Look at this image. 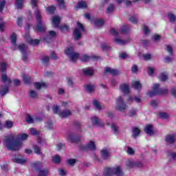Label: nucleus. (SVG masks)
I'll return each instance as SVG.
<instances>
[{
  "mask_svg": "<svg viewBox=\"0 0 176 176\" xmlns=\"http://www.w3.org/2000/svg\"><path fill=\"white\" fill-rule=\"evenodd\" d=\"M176 136L175 134H170L168 135L166 137V142H168L169 144H173L175 142Z\"/></svg>",
  "mask_w": 176,
  "mask_h": 176,
  "instance_id": "nucleus-15",
  "label": "nucleus"
},
{
  "mask_svg": "<svg viewBox=\"0 0 176 176\" xmlns=\"http://www.w3.org/2000/svg\"><path fill=\"white\" fill-rule=\"evenodd\" d=\"M93 104L94 107H95L96 109H98L99 111H101V109H102L101 104L100 103V102H98V100H94Z\"/></svg>",
  "mask_w": 176,
  "mask_h": 176,
  "instance_id": "nucleus-34",
  "label": "nucleus"
},
{
  "mask_svg": "<svg viewBox=\"0 0 176 176\" xmlns=\"http://www.w3.org/2000/svg\"><path fill=\"white\" fill-rule=\"evenodd\" d=\"M1 72L6 71V63H5V62L1 63Z\"/></svg>",
  "mask_w": 176,
  "mask_h": 176,
  "instance_id": "nucleus-60",
  "label": "nucleus"
},
{
  "mask_svg": "<svg viewBox=\"0 0 176 176\" xmlns=\"http://www.w3.org/2000/svg\"><path fill=\"white\" fill-rule=\"evenodd\" d=\"M30 96L32 98H36V97H38V94H36V91H35L34 90H30Z\"/></svg>",
  "mask_w": 176,
  "mask_h": 176,
  "instance_id": "nucleus-53",
  "label": "nucleus"
},
{
  "mask_svg": "<svg viewBox=\"0 0 176 176\" xmlns=\"http://www.w3.org/2000/svg\"><path fill=\"white\" fill-rule=\"evenodd\" d=\"M13 122L11 120H7L5 122L4 127H6V129H12L13 127Z\"/></svg>",
  "mask_w": 176,
  "mask_h": 176,
  "instance_id": "nucleus-39",
  "label": "nucleus"
},
{
  "mask_svg": "<svg viewBox=\"0 0 176 176\" xmlns=\"http://www.w3.org/2000/svg\"><path fill=\"white\" fill-rule=\"evenodd\" d=\"M128 167H142V166H144V164H142V162H135L133 160H129L126 163Z\"/></svg>",
  "mask_w": 176,
  "mask_h": 176,
  "instance_id": "nucleus-11",
  "label": "nucleus"
},
{
  "mask_svg": "<svg viewBox=\"0 0 176 176\" xmlns=\"http://www.w3.org/2000/svg\"><path fill=\"white\" fill-rule=\"evenodd\" d=\"M164 63H171L173 61V57L171 56H166L164 59Z\"/></svg>",
  "mask_w": 176,
  "mask_h": 176,
  "instance_id": "nucleus-63",
  "label": "nucleus"
},
{
  "mask_svg": "<svg viewBox=\"0 0 176 176\" xmlns=\"http://www.w3.org/2000/svg\"><path fill=\"white\" fill-rule=\"evenodd\" d=\"M12 161L14 163H18L19 164H24L27 163V159L24 158L22 155H16L12 158Z\"/></svg>",
  "mask_w": 176,
  "mask_h": 176,
  "instance_id": "nucleus-10",
  "label": "nucleus"
},
{
  "mask_svg": "<svg viewBox=\"0 0 176 176\" xmlns=\"http://www.w3.org/2000/svg\"><path fill=\"white\" fill-rule=\"evenodd\" d=\"M143 58L144 60H151V58H152V55L149 54H146L143 55Z\"/></svg>",
  "mask_w": 176,
  "mask_h": 176,
  "instance_id": "nucleus-64",
  "label": "nucleus"
},
{
  "mask_svg": "<svg viewBox=\"0 0 176 176\" xmlns=\"http://www.w3.org/2000/svg\"><path fill=\"white\" fill-rule=\"evenodd\" d=\"M87 149H89V151L96 150V142L94 141L89 142V143L87 145Z\"/></svg>",
  "mask_w": 176,
  "mask_h": 176,
  "instance_id": "nucleus-28",
  "label": "nucleus"
},
{
  "mask_svg": "<svg viewBox=\"0 0 176 176\" xmlns=\"http://www.w3.org/2000/svg\"><path fill=\"white\" fill-rule=\"evenodd\" d=\"M28 138V135L27 133H21L16 137V140H19V141H25Z\"/></svg>",
  "mask_w": 176,
  "mask_h": 176,
  "instance_id": "nucleus-25",
  "label": "nucleus"
},
{
  "mask_svg": "<svg viewBox=\"0 0 176 176\" xmlns=\"http://www.w3.org/2000/svg\"><path fill=\"white\" fill-rule=\"evenodd\" d=\"M78 140L79 138H78V137L75 136V135L72 133H69L67 135V141H69V142H78Z\"/></svg>",
  "mask_w": 176,
  "mask_h": 176,
  "instance_id": "nucleus-16",
  "label": "nucleus"
},
{
  "mask_svg": "<svg viewBox=\"0 0 176 176\" xmlns=\"http://www.w3.org/2000/svg\"><path fill=\"white\" fill-rule=\"evenodd\" d=\"M114 42H116L117 43V45H126V43H127V42H129V40L124 41V40H122L119 38H116L114 39Z\"/></svg>",
  "mask_w": 176,
  "mask_h": 176,
  "instance_id": "nucleus-32",
  "label": "nucleus"
},
{
  "mask_svg": "<svg viewBox=\"0 0 176 176\" xmlns=\"http://www.w3.org/2000/svg\"><path fill=\"white\" fill-rule=\"evenodd\" d=\"M60 21H61V17L58 16H54L52 17V25H54V27H55V28H58Z\"/></svg>",
  "mask_w": 176,
  "mask_h": 176,
  "instance_id": "nucleus-14",
  "label": "nucleus"
},
{
  "mask_svg": "<svg viewBox=\"0 0 176 176\" xmlns=\"http://www.w3.org/2000/svg\"><path fill=\"white\" fill-rule=\"evenodd\" d=\"M101 156L102 159L108 160L109 157H111V153L109 152V150L107 148H103L100 151Z\"/></svg>",
  "mask_w": 176,
  "mask_h": 176,
  "instance_id": "nucleus-13",
  "label": "nucleus"
},
{
  "mask_svg": "<svg viewBox=\"0 0 176 176\" xmlns=\"http://www.w3.org/2000/svg\"><path fill=\"white\" fill-rule=\"evenodd\" d=\"M14 136L13 135H8L6 136L4 140V145L9 151H19L23 146V142H14Z\"/></svg>",
  "mask_w": 176,
  "mask_h": 176,
  "instance_id": "nucleus-1",
  "label": "nucleus"
},
{
  "mask_svg": "<svg viewBox=\"0 0 176 176\" xmlns=\"http://www.w3.org/2000/svg\"><path fill=\"white\" fill-rule=\"evenodd\" d=\"M132 87L135 90H141L142 89V85H141V83L140 81L135 80L132 82Z\"/></svg>",
  "mask_w": 176,
  "mask_h": 176,
  "instance_id": "nucleus-17",
  "label": "nucleus"
},
{
  "mask_svg": "<svg viewBox=\"0 0 176 176\" xmlns=\"http://www.w3.org/2000/svg\"><path fill=\"white\" fill-rule=\"evenodd\" d=\"M159 116L162 119H167V118H168V113H164V112H161L159 113Z\"/></svg>",
  "mask_w": 176,
  "mask_h": 176,
  "instance_id": "nucleus-51",
  "label": "nucleus"
},
{
  "mask_svg": "<svg viewBox=\"0 0 176 176\" xmlns=\"http://www.w3.org/2000/svg\"><path fill=\"white\" fill-rule=\"evenodd\" d=\"M91 122L94 126H100V121L97 117L91 118Z\"/></svg>",
  "mask_w": 176,
  "mask_h": 176,
  "instance_id": "nucleus-37",
  "label": "nucleus"
},
{
  "mask_svg": "<svg viewBox=\"0 0 176 176\" xmlns=\"http://www.w3.org/2000/svg\"><path fill=\"white\" fill-rule=\"evenodd\" d=\"M16 24L19 27H21V25H23V18L21 16L18 17Z\"/></svg>",
  "mask_w": 176,
  "mask_h": 176,
  "instance_id": "nucleus-58",
  "label": "nucleus"
},
{
  "mask_svg": "<svg viewBox=\"0 0 176 176\" xmlns=\"http://www.w3.org/2000/svg\"><path fill=\"white\" fill-rule=\"evenodd\" d=\"M6 3V1L5 0H0V12H2Z\"/></svg>",
  "mask_w": 176,
  "mask_h": 176,
  "instance_id": "nucleus-57",
  "label": "nucleus"
},
{
  "mask_svg": "<svg viewBox=\"0 0 176 176\" xmlns=\"http://www.w3.org/2000/svg\"><path fill=\"white\" fill-rule=\"evenodd\" d=\"M59 29L60 30V31H62V32H65L66 31H68L69 28L66 25H63L60 26Z\"/></svg>",
  "mask_w": 176,
  "mask_h": 176,
  "instance_id": "nucleus-52",
  "label": "nucleus"
},
{
  "mask_svg": "<svg viewBox=\"0 0 176 176\" xmlns=\"http://www.w3.org/2000/svg\"><path fill=\"white\" fill-rule=\"evenodd\" d=\"M32 168H41L43 167V162H41L39 161L36 162L32 164Z\"/></svg>",
  "mask_w": 176,
  "mask_h": 176,
  "instance_id": "nucleus-27",
  "label": "nucleus"
},
{
  "mask_svg": "<svg viewBox=\"0 0 176 176\" xmlns=\"http://www.w3.org/2000/svg\"><path fill=\"white\" fill-rule=\"evenodd\" d=\"M34 16L37 21V25L34 28V30L35 31H38V32H43L45 31V30H46V25H45V22L42 21L41 11H39V10L34 11Z\"/></svg>",
  "mask_w": 176,
  "mask_h": 176,
  "instance_id": "nucleus-3",
  "label": "nucleus"
},
{
  "mask_svg": "<svg viewBox=\"0 0 176 176\" xmlns=\"http://www.w3.org/2000/svg\"><path fill=\"white\" fill-rule=\"evenodd\" d=\"M47 87V84L45 82H35L34 83V87L37 89V90H39L40 89H43L45 87Z\"/></svg>",
  "mask_w": 176,
  "mask_h": 176,
  "instance_id": "nucleus-24",
  "label": "nucleus"
},
{
  "mask_svg": "<svg viewBox=\"0 0 176 176\" xmlns=\"http://www.w3.org/2000/svg\"><path fill=\"white\" fill-rule=\"evenodd\" d=\"M49 174V169H41L38 170V176H47Z\"/></svg>",
  "mask_w": 176,
  "mask_h": 176,
  "instance_id": "nucleus-30",
  "label": "nucleus"
},
{
  "mask_svg": "<svg viewBox=\"0 0 176 176\" xmlns=\"http://www.w3.org/2000/svg\"><path fill=\"white\" fill-rule=\"evenodd\" d=\"M85 89L88 93H91V91H94V90H96V87L94 85H86Z\"/></svg>",
  "mask_w": 176,
  "mask_h": 176,
  "instance_id": "nucleus-38",
  "label": "nucleus"
},
{
  "mask_svg": "<svg viewBox=\"0 0 176 176\" xmlns=\"http://www.w3.org/2000/svg\"><path fill=\"white\" fill-rule=\"evenodd\" d=\"M144 131L148 135H152L153 134V126L152 125H147L144 128Z\"/></svg>",
  "mask_w": 176,
  "mask_h": 176,
  "instance_id": "nucleus-19",
  "label": "nucleus"
},
{
  "mask_svg": "<svg viewBox=\"0 0 176 176\" xmlns=\"http://www.w3.org/2000/svg\"><path fill=\"white\" fill-rule=\"evenodd\" d=\"M28 43L30 45H33V46H35V45H38L39 43V40L30 38L28 40Z\"/></svg>",
  "mask_w": 176,
  "mask_h": 176,
  "instance_id": "nucleus-43",
  "label": "nucleus"
},
{
  "mask_svg": "<svg viewBox=\"0 0 176 176\" xmlns=\"http://www.w3.org/2000/svg\"><path fill=\"white\" fill-rule=\"evenodd\" d=\"M155 72H156V69H155V67L151 66L147 67V73L148 76H154Z\"/></svg>",
  "mask_w": 176,
  "mask_h": 176,
  "instance_id": "nucleus-22",
  "label": "nucleus"
},
{
  "mask_svg": "<svg viewBox=\"0 0 176 176\" xmlns=\"http://www.w3.org/2000/svg\"><path fill=\"white\" fill-rule=\"evenodd\" d=\"M1 78L3 82L7 83L8 85H10V83L12 82V81L8 78V76H6V74H2Z\"/></svg>",
  "mask_w": 176,
  "mask_h": 176,
  "instance_id": "nucleus-35",
  "label": "nucleus"
},
{
  "mask_svg": "<svg viewBox=\"0 0 176 176\" xmlns=\"http://www.w3.org/2000/svg\"><path fill=\"white\" fill-rule=\"evenodd\" d=\"M45 127L48 129V130H52V129H53V122L52 120H48L45 123Z\"/></svg>",
  "mask_w": 176,
  "mask_h": 176,
  "instance_id": "nucleus-42",
  "label": "nucleus"
},
{
  "mask_svg": "<svg viewBox=\"0 0 176 176\" xmlns=\"http://www.w3.org/2000/svg\"><path fill=\"white\" fill-rule=\"evenodd\" d=\"M140 135V129L134 127L132 129V137L135 138Z\"/></svg>",
  "mask_w": 176,
  "mask_h": 176,
  "instance_id": "nucleus-26",
  "label": "nucleus"
},
{
  "mask_svg": "<svg viewBox=\"0 0 176 176\" xmlns=\"http://www.w3.org/2000/svg\"><path fill=\"white\" fill-rule=\"evenodd\" d=\"M52 111L56 115H58L60 118H68V116H71V115H72V112L69 109H65L61 111V108L57 105H54L52 107Z\"/></svg>",
  "mask_w": 176,
  "mask_h": 176,
  "instance_id": "nucleus-5",
  "label": "nucleus"
},
{
  "mask_svg": "<svg viewBox=\"0 0 176 176\" xmlns=\"http://www.w3.org/2000/svg\"><path fill=\"white\" fill-rule=\"evenodd\" d=\"M95 25L97 27H101V26L104 25V19H96L95 21Z\"/></svg>",
  "mask_w": 176,
  "mask_h": 176,
  "instance_id": "nucleus-40",
  "label": "nucleus"
},
{
  "mask_svg": "<svg viewBox=\"0 0 176 176\" xmlns=\"http://www.w3.org/2000/svg\"><path fill=\"white\" fill-rule=\"evenodd\" d=\"M160 79L162 80V82L167 80V79H168V74L167 73H162L160 75Z\"/></svg>",
  "mask_w": 176,
  "mask_h": 176,
  "instance_id": "nucleus-36",
  "label": "nucleus"
},
{
  "mask_svg": "<svg viewBox=\"0 0 176 176\" xmlns=\"http://www.w3.org/2000/svg\"><path fill=\"white\" fill-rule=\"evenodd\" d=\"M65 53L71 58V61L72 63H74V61H76V60H78V57H79V54L74 52L73 47L66 48Z\"/></svg>",
  "mask_w": 176,
  "mask_h": 176,
  "instance_id": "nucleus-9",
  "label": "nucleus"
},
{
  "mask_svg": "<svg viewBox=\"0 0 176 176\" xmlns=\"http://www.w3.org/2000/svg\"><path fill=\"white\" fill-rule=\"evenodd\" d=\"M56 35V32L54 31H50L49 32V34L48 36H47L44 40L45 41V42H49V38H54V36Z\"/></svg>",
  "mask_w": 176,
  "mask_h": 176,
  "instance_id": "nucleus-31",
  "label": "nucleus"
},
{
  "mask_svg": "<svg viewBox=\"0 0 176 176\" xmlns=\"http://www.w3.org/2000/svg\"><path fill=\"white\" fill-rule=\"evenodd\" d=\"M24 7V0H16L15 8L16 9H23Z\"/></svg>",
  "mask_w": 176,
  "mask_h": 176,
  "instance_id": "nucleus-21",
  "label": "nucleus"
},
{
  "mask_svg": "<svg viewBox=\"0 0 176 176\" xmlns=\"http://www.w3.org/2000/svg\"><path fill=\"white\" fill-rule=\"evenodd\" d=\"M104 74H110L111 75H118L119 72L115 69L107 67L104 69Z\"/></svg>",
  "mask_w": 176,
  "mask_h": 176,
  "instance_id": "nucleus-18",
  "label": "nucleus"
},
{
  "mask_svg": "<svg viewBox=\"0 0 176 176\" xmlns=\"http://www.w3.org/2000/svg\"><path fill=\"white\" fill-rule=\"evenodd\" d=\"M166 52H168V53L170 54V56H173V47L171 46L167 45Z\"/></svg>",
  "mask_w": 176,
  "mask_h": 176,
  "instance_id": "nucleus-62",
  "label": "nucleus"
},
{
  "mask_svg": "<svg viewBox=\"0 0 176 176\" xmlns=\"http://www.w3.org/2000/svg\"><path fill=\"white\" fill-rule=\"evenodd\" d=\"M102 49H103V50H109L111 47H109V45L107 43H103L102 44Z\"/></svg>",
  "mask_w": 176,
  "mask_h": 176,
  "instance_id": "nucleus-61",
  "label": "nucleus"
},
{
  "mask_svg": "<svg viewBox=\"0 0 176 176\" xmlns=\"http://www.w3.org/2000/svg\"><path fill=\"white\" fill-rule=\"evenodd\" d=\"M23 82L26 84L31 82V78L28 76H23Z\"/></svg>",
  "mask_w": 176,
  "mask_h": 176,
  "instance_id": "nucleus-54",
  "label": "nucleus"
},
{
  "mask_svg": "<svg viewBox=\"0 0 176 176\" xmlns=\"http://www.w3.org/2000/svg\"><path fill=\"white\" fill-rule=\"evenodd\" d=\"M60 160H61V158L58 155H54V157H52L53 163L58 164L60 163Z\"/></svg>",
  "mask_w": 176,
  "mask_h": 176,
  "instance_id": "nucleus-44",
  "label": "nucleus"
},
{
  "mask_svg": "<svg viewBox=\"0 0 176 176\" xmlns=\"http://www.w3.org/2000/svg\"><path fill=\"white\" fill-rule=\"evenodd\" d=\"M111 130H113V131H114V133L116 134H117V133H118V131H119V129L118 128V126L115 124H113L111 125Z\"/></svg>",
  "mask_w": 176,
  "mask_h": 176,
  "instance_id": "nucleus-55",
  "label": "nucleus"
},
{
  "mask_svg": "<svg viewBox=\"0 0 176 176\" xmlns=\"http://www.w3.org/2000/svg\"><path fill=\"white\" fill-rule=\"evenodd\" d=\"M115 12V5L110 4L107 8V13L108 14H111V13H113Z\"/></svg>",
  "mask_w": 176,
  "mask_h": 176,
  "instance_id": "nucleus-29",
  "label": "nucleus"
},
{
  "mask_svg": "<svg viewBox=\"0 0 176 176\" xmlns=\"http://www.w3.org/2000/svg\"><path fill=\"white\" fill-rule=\"evenodd\" d=\"M168 17L170 21H171V23H174V21H175V20H176V16L173 13H169L168 14Z\"/></svg>",
  "mask_w": 176,
  "mask_h": 176,
  "instance_id": "nucleus-45",
  "label": "nucleus"
},
{
  "mask_svg": "<svg viewBox=\"0 0 176 176\" xmlns=\"http://www.w3.org/2000/svg\"><path fill=\"white\" fill-rule=\"evenodd\" d=\"M113 174H116V176L124 175V174L123 173V171H122V169L120 168V166H116L114 168H107L104 170L105 176H111Z\"/></svg>",
  "mask_w": 176,
  "mask_h": 176,
  "instance_id": "nucleus-6",
  "label": "nucleus"
},
{
  "mask_svg": "<svg viewBox=\"0 0 176 176\" xmlns=\"http://www.w3.org/2000/svg\"><path fill=\"white\" fill-rule=\"evenodd\" d=\"M93 58V57L91 56H89L88 55H84L82 57V61H84L85 63H87V61H90V60H91Z\"/></svg>",
  "mask_w": 176,
  "mask_h": 176,
  "instance_id": "nucleus-48",
  "label": "nucleus"
},
{
  "mask_svg": "<svg viewBox=\"0 0 176 176\" xmlns=\"http://www.w3.org/2000/svg\"><path fill=\"white\" fill-rule=\"evenodd\" d=\"M82 72H83V74L84 75H88V76H90V75H92L93 74V69H91V68H85V69H82Z\"/></svg>",
  "mask_w": 176,
  "mask_h": 176,
  "instance_id": "nucleus-33",
  "label": "nucleus"
},
{
  "mask_svg": "<svg viewBox=\"0 0 176 176\" xmlns=\"http://www.w3.org/2000/svg\"><path fill=\"white\" fill-rule=\"evenodd\" d=\"M85 32V28L82 23L77 22V26L73 32V36L75 39H80L82 38V34Z\"/></svg>",
  "mask_w": 176,
  "mask_h": 176,
  "instance_id": "nucleus-7",
  "label": "nucleus"
},
{
  "mask_svg": "<svg viewBox=\"0 0 176 176\" xmlns=\"http://www.w3.org/2000/svg\"><path fill=\"white\" fill-rule=\"evenodd\" d=\"M129 32V25L123 26L121 28V34H127Z\"/></svg>",
  "mask_w": 176,
  "mask_h": 176,
  "instance_id": "nucleus-50",
  "label": "nucleus"
},
{
  "mask_svg": "<svg viewBox=\"0 0 176 176\" xmlns=\"http://www.w3.org/2000/svg\"><path fill=\"white\" fill-rule=\"evenodd\" d=\"M168 156H170L173 159V160H176V153H172L171 151L168 152Z\"/></svg>",
  "mask_w": 176,
  "mask_h": 176,
  "instance_id": "nucleus-56",
  "label": "nucleus"
},
{
  "mask_svg": "<svg viewBox=\"0 0 176 176\" xmlns=\"http://www.w3.org/2000/svg\"><path fill=\"white\" fill-rule=\"evenodd\" d=\"M116 109L117 111H126L127 109V104L124 103V100H123V97L119 96L116 100Z\"/></svg>",
  "mask_w": 176,
  "mask_h": 176,
  "instance_id": "nucleus-8",
  "label": "nucleus"
},
{
  "mask_svg": "<svg viewBox=\"0 0 176 176\" xmlns=\"http://www.w3.org/2000/svg\"><path fill=\"white\" fill-rule=\"evenodd\" d=\"M86 8H87V3L85 1H80L76 5L75 9H86Z\"/></svg>",
  "mask_w": 176,
  "mask_h": 176,
  "instance_id": "nucleus-20",
  "label": "nucleus"
},
{
  "mask_svg": "<svg viewBox=\"0 0 176 176\" xmlns=\"http://www.w3.org/2000/svg\"><path fill=\"white\" fill-rule=\"evenodd\" d=\"M2 17H0V32L5 31V22L2 21Z\"/></svg>",
  "mask_w": 176,
  "mask_h": 176,
  "instance_id": "nucleus-41",
  "label": "nucleus"
},
{
  "mask_svg": "<svg viewBox=\"0 0 176 176\" xmlns=\"http://www.w3.org/2000/svg\"><path fill=\"white\" fill-rule=\"evenodd\" d=\"M34 151L36 155H41V148H39L38 146H34Z\"/></svg>",
  "mask_w": 176,
  "mask_h": 176,
  "instance_id": "nucleus-59",
  "label": "nucleus"
},
{
  "mask_svg": "<svg viewBox=\"0 0 176 176\" xmlns=\"http://www.w3.org/2000/svg\"><path fill=\"white\" fill-rule=\"evenodd\" d=\"M8 93V87H5L4 88L1 87V89L0 90V94L1 96H5Z\"/></svg>",
  "mask_w": 176,
  "mask_h": 176,
  "instance_id": "nucleus-49",
  "label": "nucleus"
},
{
  "mask_svg": "<svg viewBox=\"0 0 176 176\" xmlns=\"http://www.w3.org/2000/svg\"><path fill=\"white\" fill-rule=\"evenodd\" d=\"M57 3L60 9H64L65 6V3H64V0H57Z\"/></svg>",
  "mask_w": 176,
  "mask_h": 176,
  "instance_id": "nucleus-47",
  "label": "nucleus"
},
{
  "mask_svg": "<svg viewBox=\"0 0 176 176\" xmlns=\"http://www.w3.org/2000/svg\"><path fill=\"white\" fill-rule=\"evenodd\" d=\"M168 91V90H167V89L160 88V85L157 83L153 86V91H149L147 93V96L149 97H153V96L156 95L167 94Z\"/></svg>",
  "mask_w": 176,
  "mask_h": 176,
  "instance_id": "nucleus-4",
  "label": "nucleus"
},
{
  "mask_svg": "<svg viewBox=\"0 0 176 176\" xmlns=\"http://www.w3.org/2000/svg\"><path fill=\"white\" fill-rule=\"evenodd\" d=\"M26 121L28 123H35V122H39L41 121V119L39 118H33L31 117V116L28 115L26 117Z\"/></svg>",
  "mask_w": 176,
  "mask_h": 176,
  "instance_id": "nucleus-23",
  "label": "nucleus"
},
{
  "mask_svg": "<svg viewBox=\"0 0 176 176\" xmlns=\"http://www.w3.org/2000/svg\"><path fill=\"white\" fill-rule=\"evenodd\" d=\"M54 10H56V7L53 6H51L47 8V12L50 13V14L54 13Z\"/></svg>",
  "mask_w": 176,
  "mask_h": 176,
  "instance_id": "nucleus-46",
  "label": "nucleus"
},
{
  "mask_svg": "<svg viewBox=\"0 0 176 176\" xmlns=\"http://www.w3.org/2000/svg\"><path fill=\"white\" fill-rule=\"evenodd\" d=\"M11 42L12 43V48L14 50L16 49H19L20 52L22 53V58L24 61H27L28 56H27V45L24 44L19 45L18 47L16 45V41L17 40V35L16 34L12 33L10 36Z\"/></svg>",
  "mask_w": 176,
  "mask_h": 176,
  "instance_id": "nucleus-2",
  "label": "nucleus"
},
{
  "mask_svg": "<svg viewBox=\"0 0 176 176\" xmlns=\"http://www.w3.org/2000/svg\"><path fill=\"white\" fill-rule=\"evenodd\" d=\"M120 90L124 94H129L130 93V87L127 84H122L120 86Z\"/></svg>",
  "mask_w": 176,
  "mask_h": 176,
  "instance_id": "nucleus-12",
  "label": "nucleus"
}]
</instances>
